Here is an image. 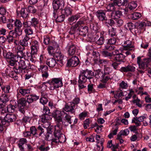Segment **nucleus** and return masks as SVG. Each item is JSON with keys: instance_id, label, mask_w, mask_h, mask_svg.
Listing matches in <instances>:
<instances>
[{"instance_id": "1", "label": "nucleus", "mask_w": 151, "mask_h": 151, "mask_svg": "<svg viewBox=\"0 0 151 151\" xmlns=\"http://www.w3.org/2000/svg\"><path fill=\"white\" fill-rule=\"evenodd\" d=\"M94 76V73L91 70L87 69L81 71L78 81L79 88L81 89L85 88L86 86L84 84L86 82L87 79L90 80Z\"/></svg>"}, {"instance_id": "2", "label": "nucleus", "mask_w": 151, "mask_h": 151, "mask_svg": "<svg viewBox=\"0 0 151 151\" xmlns=\"http://www.w3.org/2000/svg\"><path fill=\"white\" fill-rule=\"evenodd\" d=\"M53 115L54 117L56 118V125L55 127L54 135L57 138L55 140L56 141V142H57L60 141V137L63 135L61 132L63 125V120L60 116V114H57L56 111L54 113ZM53 140L54 141V139Z\"/></svg>"}, {"instance_id": "3", "label": "nucleus", "mask_w": 151, "mask_h": 151, "mask_svg": "<svg viewBox=\"0 0 151 151\" xmlns=\"http://www.w3.org/2000/svg\"><path fill=\"white\" fill-rule=\"evenodd\" d=\"M3 55L6 60H9V65L12 66L17 64L18 58L16 55L12 52H7L6 50H3Z\"/></svg>"}, {"instance_id": "4", "label": "nucleus", "mask_w": 151, "mask_h": 151, "mask_svg": "<svg viewBox=\"0 0 151 151\" xmlns=\"http://www.w3.org/2000/svg\"><path fill=\"white\" fill-rule=\"evenodd\" d=\"M47 83L50 85V90H54L63 86L62 78H53L48 81Z\"/></svg>"}, {"instance_id": "5", "label": "nucleus", "mask_w": 151, "mask_h": 151, "mask_svg": "<svg viewBox=\"0 0 151 151\" xmlns=\"http://www.w3.org/2000/svg\"><path fill=\"white\" fill-rule=\"evenodd\" d=\"M29 65L28 61L25 62L22 60H21L19 62L17 61V64L13 66L16 68V72L17 73H22L23 72H25L24 70L26 69L28 67V65Z\"/></svg>"}, {"instance_id": "6", "label": "nucleus", "mask_w": 151, "mask_h": 151, "mask_svg": "<svg viewBox=\"0 0 151 151\" xmlns=\"http://www.w3.org/2000/svg\"><path fill=\"white\" fill-rule=\"evenodd\" d=\"M56 114H60L63 120V125L65 126H67L71 123V117L68 114L64 111H56Z\"/></svg>"}, {"instance_id": "7", "label": "nucleus", "mask_w": 151, "mask_h": 151, "mask_svg": "<svg viewBox=\"0 0 151 151\" xmlns=\"http://www.w3.org/2000/svg\"><path fill=\"white\" fill-rule=\"evenodd\" d=\"M17 117L14 114H7L4 117V121L3 122L5 126L8 127L10 125V123L16 121Z\"/></svg>"}, {"instance_id": "8", "label": "nucleus", "mask_w": 151, "mask_h": 151, "mask_svg": "<svg viewBox=\"0 0 151 151\" xmlns=\"http://www.w3.org/2000/svg\"><path fill=\"white\" fill-rule=\"evenodd\" d=\"M64 0H54L52 2V6L54 9L53 14L58 12V10L60 8H62L64 5Z\"/></svg>"}, {"instance_id": "9", "label": "nucleus", "mask_w": 151, "mask_h": 151, "mask_svg": "<svg viewBox=\"0 0 151 151\" xmlns=\"http://www.w3.org/2000/svg\"><path fill=\"white\" fill-rule=\"evenodd\" d=\"M79 63V59L78 57L75 56L72 57L68 60L67 63L68 67H74L77 66Z\"/></svg>"}, {"instance_id": "10", "label": "nucleus", "mask_w": 151, "mask_h": 151, "mask_svg": "<svg viewBox=\"0 0 151 151\" xmlns=\"http://www.w3.org/2000/svg\"><path fill=\"white\" fill-rule=\"evenodd\" d=\"M10 96L6 93H4L1 96L0 98V109L4 107L6 103L9 100Z\"/></svg>"}, {"instance_id": "11", "label": "nucleus", "mask_w": 151, "mask_h": 151, "mask_svg": "<svg viewBox=\"0 0 151 151\" xmlns=\"http://www.w3.org/2000/svg\"><path fill=\"white\" fill-rule=\"evenodd\" d=\"M106 10H99L96 12V16L101 21L105 22L107 20V17L106 15Z\"/></svg>"}, {"instance_id": "12", "label": "nucleus", "mask_w": 151, "mask_h": 151, "mask_svg": "<svg viewBox=\"0 0 151 151\" xmlns=\"http://www.w3.org/2000/svg\"><path fill=\"white\" fill-rule=\"evenodd\" d=\"M67 49L68 55H75L77 51V48L75 45L72 42H70L67 46Z\"/></svg>"}, {"instance_id": "13", "label": "nucleus", "mask_w": 151, "mask_h": 151, "mask_svg": "<svg viewBox=\"0 0 151 151\" xmlns=\"http://www.w3.org/2000/svg\"><path fill=\"white\" fill-rule=\"evenodd\" d=\"M13 68L14 70L11 71L9 67L7 68L5 70V73L7 75H8L10 77L14 78V79H17L18 78L17 74H20V73H17L15 72L16 71V68H15V66Z\"/></svg>"}, {"instance_id": "14", "label": "nucleus", "mask_w": 151, "mask_h": 151, "mask_svg": "<svg viewBox=\"0 0 151 151\" xmlns=\"http://www.w3.org/2000/svg\"><path fill=\"white\" fill-rule=\"evenodd\" d=\"M88 28L87 26H80L78 28V34L83 37L86 36L88 32Z\"/></svg>"}, {"instance_id": "15", "label": "nucleus", "mask_w": 151, "mask_h": 151, "mask_svg": "<svg viewBox=\"0 0 151 151\" xmlns=\"http://www.w3.org/2000/svg\"><path fill=\"white\" fill-rule=\"evenodd\" d=\"M124 45L123 46L124 49L125 50H133L134 51V46L132 42L129 40L126 41L124 42Z\"/></svg>"}, {"instance_id": "16", "label": "nucleus", "mask_w": 151, "mask_h": 151, "mask_svg": "<svg viewBox=\"0 0 151 151\" xmlns=\"http://www.w3.org/2000/svg\"><path fill=\"white\" fill-rule=\"evenodd\" d=\"M76 108H77L75 107L74 104L73 103L70 102L68 104H66L63 109L64 111L66 112H70L71 113H73L75 112L74 109Z\"/></svg>"}, {"instance_id": "17", "label": "nucleus", "mask_w": 151, "mask_h": 151, "mask_svg": "<svg viewBox=\"0 0 151 151\" xmlns=\"http://www.w3.org/2000/svg\"><path fill=\"white\" fill-rule=\"evenodd\" d=\"M38 70L41 71L42 74V76L47 78L48 76V68L46 65H42L40 66V68H38Z\"/></svg>"}, {"instance_id": "18", "label": "nucleus", "mask_w": 151, "mask_h": 151, "mask_svg": "<svg viewBox=\"0 0 151 151\" xmlns=\"http://www.w3.org/2000/svg\"><path fill=\"white\" fill-rule=\"evenodd\" d=\"M49 126V124L47 123V124H42L41 125H39L37 127V131L38 137L42 136V134L45 132L44 128L46 129Z\"/></svg>"}, {"instance_id": "19", "label": "nucleus", "mask_w": 151, "mask_h": 151, "mask_svg": "<svg viewBox=\"0 0 151 151\" xmlns=\"http://www.w3.org/2000/svg\"><path fill=\"white\" fill-rule=\"evenodd\" d=\"M135 69V68L134 66L128 65L126 67H122L119 70L122 72H134Z\"/></svg>"}, {"instance_id": "20", "label": "nucleus", "mask_w": 151, "mask_h": 151, "mask_svg": "<svg viewBox=\"0 0 151 151\" xmlns=\"http://www.w3.org/2000/svg\"><path fill=\"white\" fill-rule=\"evenodd\" d=\"M30 38L27 35H25L24 38L19 41V43L21 45L27 47L30 43Z\"/></svg>"}, {"instance_id": "21", "label": "nucleus", "mask_w": 151, "mask_h": 151, "mask_svg": "<svg viewBox=\"0 0 151 151\" xmlns=\"http://www.w3.org/2000/svg\"><path fill=\"white\" fill-rule=\"evenodd\" d=\"M122 15V12L119 10L113 11L111 14V17L112 19H116L120 18Z\"/></svg>"}, {"instance_id": "22", "label": "nucleus", "mask_w": 151, "mask_h": 151, "mask_svg": "<svg viewBox=\"0 0 151 151\" xmlns=\"http://www.w3.org/2000/svg\"><path fill=\"white\" fill-rule=\"evenodd\" d=\"M27 142V141L25 138H22L19 139L18 142V145L21 151H25L24 145Z\"/></svg>"}, {"instance_id": "23", "label": "nucleus", "mask_w": 151, "mask_h": 151, "mask_svg": "<svg viewBox=\"0 0 151 151\" xmlns=\"http://www.w3.org/2000/svg\"><path fill=\"white\" fill-rule=\"evenodd\" d=\"M53 14L54 19L56 20V22H60L63 21L64 20L65 16L63 14L58 15V12Z\"/></svg>"}, {"instance_id": "24", "label": "nucleus", "mask_w": 151, "mask_h": 151, "mask_svg": "<svg viewBox=\"0 0 151 151\" xmlns=\"http://www.w3.org/2000/svg\"><path fill=\"white\" fill-rule=\"evenodd\" d=\"M146 25L147 24L145 22H141L137 25L136 29L137 30H135L134 31L135 32L137 31L138 32L140 33L141 32V30L145 29V27Z\"/></svg>"}, {"instance_id": "25", "label": "nucleus", "mask_w": 151, "mask_h": 151, "mask_svg": "<svg viewBox=\"0 0 151 151\" xmlns=\"http://www.w3.org/2000/svg\"><path fill=\"white\" fill-rule=\"evenodd\" d=\"M51 118L50 115H42L41 116V121L43 124H47V123L49 124V126L50 125V123L48 120L51 119Z\"/></svg>"}, {"instance_id": "26", "label": "nucleus", "mask_w": 151, "mask_h": 151, "mask_svg": "<svg viewBox=\"0 0 151 151\" xmlns=\"http://www.w3.org/2000/svg\"><path fill=\"white\" fill-rule=\"evenodd\" d=\"M149 63V59L145 58L144 59L143 61L138 64L139 67L140 68L144 70L146 67H147Z\"/></svg>"}, {"instance_id": "27", "label": "nucleus", "mask_w": 151, "mask_h": 151, "mask_svg": "<svg viewBox=\"0 0 151 151\" xmlns=\"http://www.w3.org/2000/svg\"><path fill=\"white\" fill-rule=\"evenodd\" d=\"M25 9L22 8L20 11L18 10L17 9V12L18 15L20 14L21 16L24 18H26L28 16V14L27 12H26Z\"/></svg>"}, {"instance_id": "28", "label": "nucleus", "mask_w": 151, "mask_h": 151, "mask_svg": "<svg viewBox=\"0 0 151 151\" xmlns=\"http://www.w3.org/2000/svg\"><path fill=\"white\" fill-rule=\"evenodd\" d=\"M54 136L55 137L54 138H52V134H50L48 133H46L45 134V139L47 140V141H50L51 140L52 142H55V143H57L58 142H56V141L55 140H54L55 141H54V140L55 139H56L57 138L56 137H55V136L54 134Z\"/></svg>"}, {"instance_id": "29", "label": "nucleus", "mask_w": 151, "mask_h": 151, "mask_svg": "<svg viewBox=\"0 0 151 151\" xmlns=\"http://www.w3.org/2000/svg\"><path fill=\"white\" fill-rule=\"evenodd\" d=\"M80 17L78 14L71 16L68 19V21L70 24H72L76 22L78 19Z\"/></svg>"}, {"instance_id": "30", "label": "nucleus", "mask_w": 151, "mask_h": 151, "mask_svg": "<svg viewBox=\"0 0 151 151\" xmlns=\"http://www.w3.org/2000/svg\"><path fill=\"white\" fill-rule=\"evenodd\" d=\"M56 60L53 58L47 59L46 61L47 64L50 67H53L57 63Z\"/></svg>"}, {"instance_id": "31", "label": "nucleus", "mask_w": 151, "mask_h": 151, "mask_svg": "<svg viewBox=\"0 0 151 151\" xmlns=\"http://www.w3.org/2000/svg\"><path fill=\"white\" fill-rule=\"evenodd\" d=\"M125 57V55L122 53H120L119 54L117 55L115 57L114 59L117 62H124L123 60L124 59Z\"/></svg>"}, {"instance_id": "32", "label": "nucleus", "mask_w": 151, "mask_h": 151, "mask_svg": "<svg viewBox=\"0 0 151 151\" xmlns=\"http://www.w3.org/2000/svg\"><path fill=\"white\" fill-rule=\"evenodd\" d=\"M37 148L40 151H48L50 148L49 146L45 143L40 145Z\"/></svg>"}, {"instance_id": "33", "label": "nucleus", "mask_w": 151, "mask_h": 151, "mask_svg": "<svg viewBox=\"0 0 151 151\" xmlns=\"http://www.w3.org/2000/svg\"><path fill=\"white\" fill-rule=\"evenodd\" d=\"M32 92L31 89L29 88L27 89L20 88L19 90V92L22 96H25L27 94L30 93Z\"/></svg>"}, {"instance_id": "34", "label": "nucleus", "mask_w": 151, "mask_h": 151, "mask_svg": "<svg viewBox=\"0 0 151 151\" xmlns=\"http://www.w3.org/2000/svg\"><path fill=\"white\" fill-rule=\"evenodd\" d=\"M29 22L30 26L32 27L35 28L36 27H37L39 21L37 19L33 18L30 21H29Z\"/></svg>"}, {"instance_id": "35", "label": "nucleus", "mask_w": 151, "mask_h": 151, "mask_svg": "<svg viewBox=\"0 0 151 151\" xmlns=\"http://www.w3.org/2000/svg\"><path fill=\"white\" fill-rule=\"evenodd\" d=\"M115 5L118 6H126L127 3V0H116L114 2Z\"/></svg>"}, {"instance_id": "36", "label": "nucleus", "mask_w": 151, "mask_h": 151, "mask_svg": "<svg viewBox=\"0 0 151 151\" xmlns=\"http://www.w3.org/2000/svg\"><path fill=\"white\" fill-rule=\"evenodd\" d=\"M30 131L31 134H32L33 136L38 137L37 128H36L35 126H32L30 127Z\"/></svg>"}, {"instance_id": "37", "label": "nucleus", "mask_w": 151, "mask_h": 151, "mask_svg": "<svg viewBox=\"0 0 151 151\" xmlns=\"http://www.w3.org/2000/svg\"><path fill=\"white\" fill-rule=\"evenodd\" d=\"M104 73L101 69H98L96 71L94 76H95L96 78H97L101 79L104 76Z\"/></svg>"}, {"instance_id": "38", "label": "nucleus", "mask_w": 151, "mask_h": 151, "mask_svg": "<svg viewBox=\"0 0 151 151\" xmlns=\"http://www.w3.org/2000/svg\"><path fill=\"white\" fill-rule=\"evenodd\" d=\"M116 5L114 3V2L113 3L109 4V5L107 6L106 8V12H113L114 10H116V8L114 6V5Z\"/></svg>"}, {"instance_id": "39", "label": "nucleus", "mask_w": 151, "mask_h": 151, "mask_svg": "<svg viewBox=\"0 0 151 151\" xmlns=\"http://www.w3.org/2000/svg\"><path fill=\"white\" fill-rule=\"evenodd\" d=\"M72 9L69 7L65 8L62 11L63 14L67 17L70 15L72 14Z\"/></svg>"}, {"instance_id": "40", "label": "nucleus", "mask_w": 151, "mask_h": 151, "mask_svg": "<svg viewBox=\"0 0 151 151\" xmlns=\"http://www.w3.org/2000/svg\"><path fill=\"white\" fill-rule=\"evenodd\" d=\"M137 4L134 1H133L129 3L127 8L130 10L134 9L137 7Z\"/></svg>"}, {"instance_id": "41", "label": "nucleus", "mask_w": 151, "mask_h": 151, "mask_svg": "<svg viewBox=\"0 0 151 151\" xmlns=\"http://www.w3.org/2000/svg\"><path fill=\"white\" fill-rule=\"evenodd\" d=\"M47 50L49 54L53 55L56 52V50L54 49L52 46H48L47 48Z\"/></svg>"}, {"instance_id": "42", "label": "nucleus", "mask_w": 151, "mask_h": 151, "mask_svg": "<svg viewBox=\"0 0 151 151\" xmlns=\"http://www.w3.org/2000/svg\"><path fill=\"white\" fill-rule=\"evenodd\" d=\"M90 27L91 29L93 30L96 33L98 31V24L96 23H92L90 24Z\"/></svg>"}, {"instance_id": "43", "label": "nucleus", "mask_w": 151, "mask_h": 151, "mask_svg": "<svg viewBox=\"0 0 151 151\" xmlns=\"http://www.w3.org/2000/svg\"><path fill=\"white\" fill-rule=\"evenodd\" d=\"M69 33L71 35H74L75 34H78V28L75 25L72 26L70 31L69 32Z\"/></svg>"}, {"instance_id": "44", "label": "nucleus", "mask_w": 151, "mask_h": 151, "mask_svg": "<svg viewBox=\"0 0 151 151\" xmlns=\"http://www.w3.org/2000/svg\"><path fill=\"white\" fill-rule=\"evenodd\" d=\"M17 57L18 58H18H25L26 57L25 52L23 51H17L16 50Z\"/></svg>"}, {"instance_id": "45", "label": "nucleus", "mask_w": 151, "mask_h": 151, "mask_svg": "<svg viewBox=\"0 0 151 151\" xmlns=\"http://www.w3.org/2000/svg\"><path fill=\"white\" fill-rule=\"evenodd\" d=\"M27 102L26 99L24 98H20L18 101V106H25Z\"/></svg>"}, {"instance_id": "46", "label": "nucleus", "mask_w": 151, "mask_h": 151, "mask_svg": "<svg viewBox=\"0 0 151 151\" xmlns=\"http://www.w3.org/2000/svg\"><path fill=\"white\" fill-rule=\"evenodd\" d=\"M141 17V14L138 12H134L131 15L132 19L133 20H137Z\"/></svg>"}, {"instance_id": "47", "label": "nucleus", "mask_w": 151, "mask_h": 151, "mask_svg": "<svg viewBox=\"0 0 151 151\" xmlns=\"http://www.w3.org/2000/svg\"><path fill=\"white\" fill-rule=\"evenodd\" d=\"M104 73L106 75H109L112 71V69L111 68L109 67L104 66Z\"/></svg>"}, {"instance_id": "48", "label": "nucleus", "mask_w": 151, "mask_h": 151, "mask_svg": "<svg viewBox=\"0 0 151 151\" xmlns=\"http://www.w3.org/2000/svg\"><path fill=\"white\" fill-rule=\"evenodd\" d=\"M115 23L114 21L112 19H108L107 18V21H106L105 22V25L108 27H109V26H112Z\"/></svg>"}, {"instance_id": "49", "label": "nucleus", "mask_w": 151, "mask_h": 151, "mask_svg": "<svg viewBox=\"0 0 151 151\" xmlns=\"http://www.w3.org/2000/svg\"><path fill=\"white\" fill-rule=\"evenodd\" d=\"M12 31H10L9 32V34L11 32H12ZM6 40H7V42L9 43H11L12 42H14V39L13 37L10 34L8 35L6 38Z\"/></svg>"}, {"instance_id": "50", "label": "nucleus", "mask_w": 151, "mask_h": 151, "mask_svg": "<svg viewBox=\"0 0 151 151\" xmlns=\"http://www.w3.org/2000/svg\"><path fill=\"white\" fill-rule=\"evenodd\" d=\"M114 46L109 44H106L104 47V49L108 51H111L114 50Z\"/></svg>"}, {"instance_id": "51", "label": "nucleus", "mask_w": 151, "mask_h": 151, "mask_svg": "<svg viewBox=\"0 0 151 151\" xmlns=\"http://www.w3.org/2000/svg\"><path fill=\"white\" fill-rule=\"evenodd\" d=\"M15 28H21L22 26V24L20 20L18 19H16L14 22Z\"/></svg>"}, {"instance_id": "52", "label": "nucleus", "mask_w": 151, "mask_h": 151, "mask_svg": "<svg viewBox=\"0 0 151 151\" xmlns=\"http://www.w3.org/2000/svg\"><path fill=\"white\" fill-rule=\"evenodd\" d=\"M32 27H30L24 29V31L26 33V35H30L33 34V31Z\"/></svg>"}, {"instance_id": "53", "label": "nucleus", "mask_w": 151, "mask_h": 151, "mask_svg": "<svg viewBox=\"0 0 151 151\" xmlns=\"http://www.w3.org/2000/svg\"><path fill=\"white\" fill-rule=\"evenodd\" d=\"M102 78V80H101L102 82L106 83H107V81L109 79H111L109 75H106L104 73V76Z\"/></svg>"}, {"instance_id": "54", "label": "nucleus", "mask_w": 151, "mask_h": 151, "mask_svg": "<svg viewBox=\"0 0 151 151\" xmlns=\"http://www.w3.org/2000/svg\"><path fill=\"white\" fill-rule=\"evenodd\" d=\"M109 34L111 37L115 36L116 33V28L112 27L111 29L109 30Z\"/></svg>"}, {"instance_id": "55", "label": "nucleus", "mask_w": 151, "mask_h": 151, "mask_svg": "<svg viewBox=\"0 0 151 151\" xmlns=\"http://www.w3.org/2000/svg\"><path fill=\"white\" fill-rule=\"evenodd\" d=\"M1 88L5 93H9V90L10 88V86L9 85L6 86H1Z\"/></svg>"}, {"instance_id": "56", "label": "nucleus", "mask_w": 151, "mask_h": 151, "mask_svg": "<svg viewBox=\"0 0 151 151\" xmlns=\"http://www.w3.org/2000/svg\"><path fill=\"white\" fill-rule=\"evenodd\" d=\"M101 53L103 56L105 57L112 56V54L111 53L108 52L106 50L102 51Z\"/></svg>"}, {"instance_id": "57", "label": "nucleus", "mask_w": 151, "mask_h": 151, "mask_svg": "<svg viewBox=\"0 0 151 151\" xmlns=\"http://www.w3.org/2000/svg\"><path fill=\"white\" fill-rule=\"evenodd\" d=\"M14 33H15L18 36H19L22 34V30L21 28H15Z\"/></svg>"}, {"instance_id": "58", "label": "nucleus", "mask_w": 151, "mask_h": 151, "mask_svg": "<svg viewBox=\"0 0 151 151\" xmlns=\"http://www.w3.org/2000/svg\"><path fill=\"white\" fill-rule=\"evenodd\" d=\"M116 42V40L114 37L111 38L109 39L108 40L107 43V44H109L111 45H113L115 44Z\"/></svg>"}, {"instance_id": "59", "label": "nucleus", "mask_w": 151, "mask_h": 151, "mask_svg": "<svg viewBox=\"0 0 151 151\" xmlns=\"http://www.w3.org/2000/svg\"><path fill=\"white\" fill-rule=\"evenodd\" d=\"M42 112L43 113V114L42 115H49V114H50V110L48 107L46 106L45 107V106H44Z\"/></svg>"}, {"instance_id": "60", "label": "nucleus", "mask_w": 151, "mask_h": 151, "mask_svg": "<svg viewBox=\"0 0 151 151\" xmlns=\"http://www.w3.org/2000/svg\"><path fill=\"white\" fill-rule=\"evenodd\" d=\"M104 38L103 36H101L97 40L96 43L99 45H102L104 42Z\"/></svg>"}, {"instance_id": "61", "label": "nucleus", "mask_w": 151, "mask_h": 151, "mask_svg": "<svg viewBox=\"0 0 151 151\" xmlns=\"http://www.w3.org/2000/svg\"><path fill=\"white\" fill-rule=\"evenodd\" d=\"M39 47H35L31 46V53L32 54H36Z\"/></svg>"}, {"instance_id": "62", "label": "nucleus", "mask_w": 151, "mask_h": 151, "mask_svg": "<svg viewBox=\"0 0 151 151\" xmlns=\"http://www.w3.org/2000/svg\"><path fill=\"white\" fill-rule=\"evenodd\" d=\"M116 19V22L117 26L118 27H120L123 25L124 21L122 19Z\"/></svg>"}, {"instance_id": "63", "label": "nucleus", "mask_w": 151, "mask_h": 151, "mask_svg": "<svg viewBox=\"0 0 151 151\" xmlns=\"http://www.w3.org/2000/svg\"><path fill=\"white\" fill-rule=\"evenodd\" d=\"M27 9L29 12L33 14L35 13L37 11L34 7L32 6H28Z\"/></svg>"}, {"instance_id": "64", "label": "nucleus", "mask_w": 151, "mask_h": 151, "mask_svg": "<svg viewBox=\"0 0 151 151\" xmlns=\"http://www.w3.org/2000/svg\"><path fill=\"white\" fill-rule=\"evenodd\" d=\"M129 130L127 129L121 131L119 132V134L121 135L126 136L129 134Z\"/></svg>"}]
</instances>
